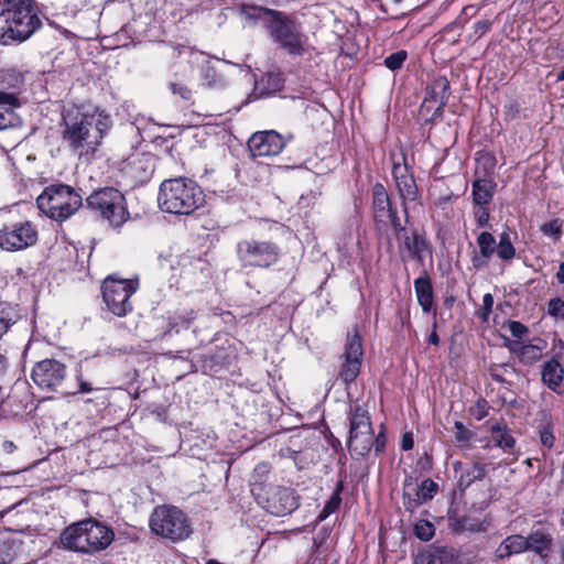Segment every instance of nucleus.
Returning <instances> with one entry per match:
<instances>
[{"mask_svg":"<svg viewBox=\"0 0 564 564\" xmlns=\"http://www.w3.org/2000/svg\"><path fill=\"white\" fill-rule=\"evenodd\" d=\"M111 126L110 116L99 107L68 109L63 115L62 140L70 152L88 161Z\"/></svg>","mask_w":564,"mask_h":564,"instance_id":"1","label":"nucleus"},{"mask_svg":"<svg viewBox=\"0 0 564 564\" xmlns=\"http://www.w3.org/2000/svg\"><path fill=\"white\" fill-rule=\"evenodd\" d=\"M240 15L250 26H263L271 40L290 55L302 56L306 52L307 36L303 33L301 24L284 12L243 6Z\"/></svg>","mask_w":564,"mask_h":564,"instance_id":"2","label":"nucleus"},{"mask_svg":"<svg viewBox=\"0 0 564 564\" xmlns=\"http://www.w3.org/2000/svg\"><path fill=\"white\" fill-rule=\"evenodd\" d=\"M42 25L33 0H0V43L28 40Z\"/></svg>","mask_w":564,"mask_h":564,"instance_id":"3","label":"nucleus"},{"mask_svg":"<svg viewBox=\"0 0 564 564\" xmlns=\"http://www.w3.org/2000/svg\"><path fill=\"white\" fill-rule=\"evenodd\" d=\"M115 532L108 525L86 519L66 527L58 539V547L80 554H95L106 550L113 541Z\"/></svg>","mask_w":564,"mask_h":564,"instance_id":"4","label":"nucleus"},{"mask_svg":"<svg viewBox=\"0 0 564 564\" xmlns=\"http://www.w3.org/2000/svg\"><path fill=\"white\" fill-rule=\"evenodd\" d=\"M204 203L202 188L191 178L174 177L161 183L158 204L162 212L191 215Z\"/></svg>","mask_w":564,"mask_h":564,"instance_id":"5","label":"nucleus"},{"mask_svg":"<svg viewBox=\"0 0 564 564\" xmlns=\"http://www.w3.org/2000/svg\"><path fill=\"white\" fill-rule=\"evenodd\" d=\"M83 198L69 185L53 184L44 188L37 196V208L56 221H64L72 217L82 206Z\"/></svg>","mask_w":564,"mask_h":564,"instance_id":"6","label":"nucleus"},{"mask_svg":"<svg viewBox=\"0 0 564 564\" xmlns=\"http://www.w3.org/2000/svg\"><path fill=\"white\" fill-rule=\"evenodd\" d=\"M151 531L172 542L187 539L192 533L187 516L174 506H158L154 508L150 521Z\"/></svg>","mask_w":564,"mask_h":564,"instance_id":"7","label":"nucleus"},{"mask_svg":"<svg viewBox=\"0 0 564 564\" xmlns=\"http://www.w3.org/2000/svg\"><path fill=\"white\" fill-rule=\"evenodd\" d=\"M86 202L90 210L99 214L115 228L121 227L130 217L123 194L113 187L95 191Z\"/></svg>","mask_w":564,"mask_h":564,"instance_id":"8","label":"nucleus"},{"mask_svg":"<svg viewBox=\"0 0 564 564\" xmlns=\"http://www.w3.org/2000/svg\"><path fill=\"white\" fill-rule=\"evenodd\" d=\"M138 289L137 280L109 276L102 282V299L107 308L116 316L123 317L132 311L130 297Z\"/></svg>","mask_w":564,"mask_h":564,"instance_id":"9","label":"nucleus"},{"mask_svg":"<svg viewBox=\"0 0 564 564\" xmlns=\"http://www.w3.org/2000/svg\"><path fill=\"white\" fill-rule=\"evenodd\" d=\"M348 448L359 456L367 455L373 445V432L368 411L358 403L350 404Z\"/></svg>","mask_w":564,"mask_h":564,"instance_id":"10","label":"nucleus"},{"mask_svg":"<svg viewBox=\"0 0 564 564\" xmlns=\"http://www.w3.org/2000/svg\"><path fill=\"white\" fill-rule=\"evenodd\" d=\"M254 490L258 503L273 516L290 514L299 507V496L291 488L269 485L264 490L259 486Z\"/></svg>","mask_w":564,"mask_h":564,"instance_id":"11","label":"nucleus"},{"mask_svg":"<svg viewBox=\"0 0 564 564\" xmlns=\"http://www.w3.org/2000/svg\"><path fill=\"white\" fill-rule=\"evenodd\" d=\"M237 256L242 265L269 268L280 258V248L272 241L247 239L238 242Z\"/></svg>","mask_w":564,"mask_h":564,"instance_id":"12","label":"nucleus"},{"mask_svg":"<svg viewBox=\"0 0 564 564\" xmlns=\"http://www.w3.org/2000/svg\"><path fill=\"white\" fill-rule=\"evenodd\" d=\"M37 240V230L31 221H18L0 229V248L14 252L24 250Z\"/></svg>","mask_w":564,"mask_h":564,"instance_id":"13","label":"nucleus"},{"mask_svg":"<svg viewBox=\"0 0 564 564\" xmlns=\"http://www.w3.org/2000/svg\"><path fill=\"white\" fill-rule=\"evenodd\" d=\"M364 349L361 338L358 333L357 326L352 328V333L347 336L345 345L344 361L341 364L338 378L348 388L360 373L362 364Z\"/></svg>","mask_w":564,"mask_h":564,"instance_id":"14","label":"nucleus"},{"mask_svg":"<svg viewBox=\"0 0 564 564\" xmlns=\"http://www.w3.org/2000/svg\"><path fill=\"white\" fill-rule=\"evenodd\" d=\"M173 50L177 54H188L189 63L199 69L202 85L208 88H221L225 82L212 64V58L204 52L196 51L185 45H175Z\"/></svg>","mask_w":564,"mask_h":564,"instance_id":"15","label":"nucleus"},{"mask_svg":"<svg viewBox=\"0 0 564 564\" xmlns=\"http://www.w3.org/2000/svg\"><path fill=\"white\" fill-rule=\"evenodd\" d=\"M438 491V485L431 478L424 479L421 484L413 478H406L403 482L402 502L406 511L413 512L420 506L432 500Z\"/></svg>","mask_w":564,"mask_h":564,"instance_id":"16","label":"nucleus"},{"mask_svg":"<svg viewBox=\"0 0 564 564\" xmlns=\"http://www.w3.org/2000/svg\"><path fill=\"white\" fill-rule=\"evenodd\" d=\"M31 377L39 388L55 390L66 377V367L55 359H44L33 367Z\"/></svg>","mask_w":564,"mask_h":564,"instance_id":"17","label":"nucleus"},{"mask_svg":"<svg viewBox=\"0 0 564 564\" xmlns=\"http://www.w3.org/2000/svg\"><path fill=\"white\" fill-rule=\"evenodd\" d=\"M285 141L274 130L254 132L248 140L252 156H274L282 152Z\"/></svg>","mask_w":564,"mask_h":564,"instance_id":"18","label":"nucleus"},{"mask_svg":"<svg viewBox=\"0 0 564 564\" xmlns=\"http://www.w3.org/2000/svg\"><path fill=\"white\" fill-rule=\"evenodd\" d=\"M393 235L398 242L399 252L402 257L421 259L424 249L426 248L425 240L416 231L409 232L404 226L401 225L400 219H395L391 225Z\"/></svg>","mask_w":564,"mask_h":564,"instance_id":"19","label":"nucleus"},{"mask_svg":"<svg viewBox=\"0 0 564 564\" xmlns=\"http://www.w3.org/2000/svg\"><path fill=\"white\" fill-rule=\"evenodd\" d=\"M372 209L377 223L393 225L395 219H400L384 186L380 183H376L372 187Z\"/></svg>","mask_w":564,"mask_h":564,"instance_id":"20","label":"nucleus"},{"mask_svg":"<svg viewBox=\"0 0 564 564\" xmlns=\"http://www.w3.org/2000/svg\"><path fill=\"white\" fill-rule=\"evenodd\" d=\"M392 173L399 195L403 200V210L408 214L406 202H414L417 198L416 183L405 164H394Z\"/></svg>","mask_w":564,"mask_h":564,"instance_id":"21","label":"nucleus"},{"mask_svg":"<svg viewBox=\"0 0 564 564\" xmlns=\"http://www.w3.org/2000/svg\"><path fill=\"white\" fill-rule=\"evenodd\" d=\"M454 470L458 474L457 486L460 491L466 490L475 481L484 479L487 473V465L475 463L464 465L459 462L454 463Z\"/></svg>","mask_w":564,"mask_h":564,"instance_id":"22","label":"nucleus"},{"mask_svg":"<svg viewBox=\"0 0 564 564\" xmlns=\"http://www.w3.org/2000/svg\"><path fill=\"white\" fill-rule=\"evenodd\" d=\"M560 352L543 364L541 371L542 382L552 391L558 392L564 380V368L560 362Z\"/></svg>","mask_w":564,"mask_h":564,"instance_id":"23","label":"nucleus"},{"mask_svg":"<svg viewBox=\"0 0 564 564\" xmlns=\"http://www.w3.org/2000/svg\"><path fill=\"white\" fill-rule=\"evenodd\" d=\"M477 245L479 252H474L471 257L473 265L475 268L486 267L496 251V239L490 232L482 231L477 237Z\"/></svg>","mask_w":564,"mask_h":564,"instance_id":"24","label":"nucleus"},{"mask_svg":"<svg viewBox=\"0 0 564 564\" xmlns=\"http://www.w3.org/2000/svg\"><path fill=\"white\" fill-rule=\"evenodd\" d=\"M525 539L528 551L534 552L542 558L547 557L553 544L551 534L541 530H535L532 531Z\"/></svg>","mask_w":564,"mask_h":564,"instance_id":"25","label":"nucleus"},{"mask_svg":"<svg viewBox=\"0 0 564 564\" xmlns=\"http://www.w3.org/2000/svg\"><path fill=\"white\" fill-rule=\"evenodd\" d=\"M528 551L527 539L521 534L507 536L497 547L496 556L498 558H508L512 555Z\"/></svg>","mask_w":564,"mask_h":564,"instance_id":"26","label":"nucleus"},{"mask_svg":"<svg viewBox=\"0 0 564 564\" xmlns=\"http://www.w3.org/2000/svg\"><path fill=\"white\" fill-rule=\"evenodd\" d=\"M414 290L423 312L429 313L433 307L434 295L431 279L426 273L414 280Z\"/></svg>","mask_w":564,"mask_h":564,"instance_id":"27","label":"nucleus"},{"mask_svg":"<svg viewBox=\"0 0 564 564\" xmlns=\"http://www.w3.org/2000/svg\"><path fill=\"white\" fill-rule=\"evenodd\" d=\"M491 441L495 446L505 452L516 446V438L512 436L511 430L505 423H495L490 427Z\"/></svg>","mask_w":564,"mask_h":564,"instance_id":"28","label":"nucleus"},{"mask_svg":"<svg viewBox=\"0 0 564 564\" xmlns=\"http://www.w3.org/2000/svg\"><path fill=\"white\" fill-rule=\"evenodd\" d=\"M64 7L72 17L83 12L94 23L99 21L102 13L99 8L91 6L89 0H67Z\"/></svg>","mask_w":564,"mask_h":564,"instance_id":"29","label":"nucleus"},{"mask_svg":"<svg viewBox=\"0 0 564 564\" xmlns=\"http://www.w3.org/2000/svg\"><path fill=\"white\" fill-rule=\"evenodd\" d=\"M130 170L137 180L147 181L155 170V159L149 154L132 159L130 161Z\"/></svg>","mask_w":564,"mask_h":564,"instance_id":"30","label":"nucleus"},{"mask_svg":"<svg viewBox=\"0 0 564 564\" xmlns=\"http://www.w3.org/2000/svg\"><path fill=\"white\" fill-rule=\"evenodd\" d=\"M495 184L492 181L480 178L473 182V200L476 206H486L494 197Z\"/></svg>","mask_w":564,"mask_h":564,"instance_id":"31","label":"nucleus"},{"mask_svg":"<svg viewBox=\"0 0 564 564\" xmlns=\"http://www.w3.org/2000/svg\"><path fill=\"white\" fill-rule=\"evenodd\" d=\"M0 89L21 93L24 85V76L21 72L10 68L0 72Z\"/></svg>","mask_w":564,"mask_h":564,"instance_id":"32","label":"nucleus"},{"mask_svg":"<svg viewBox=\"0 0 564 564\" xmlns=\"http://www.w3.org/2000/svg\"><path fill=\"white\" fill-rule=\"evenodd\" d=\"M546 346V341L543 339H536L535 344H525L521 349L519 360L524 365H533L542 358Z\"/></svg>","mask_w":564,"mask_h":564,"instance_id":"33","label":"nucleus"},{"mask_svg":"<svg viewBox=\"0 0 564 564\" xmlns=\"http://www.w3.org/2000/svg\"><path fill=\"white\" fill-rule=\"evenodd\" d=\"M270 470H271V466H270V464H268L265 462H261L254 467L252 475H251V479H250V490L254 497H256L254 489L257 486L261 487L262 490L268 488L269 485L265 481L269 477Z\"/></svg>","mask_w":564,"mask_h":564,"instance_id":"34","label":"nucleus"},{"mask_svg":"<svg viewBox=\"0 0 564 564\" xmlns=\"http://www.w3.org/2000/svg\"><path fill=\"white\" fill-rule=\"evenodd\" d=\"M495 252L502 261H510L516 257V249L508 232H502L499 236V242L496 245Z\"/></svg>","mask_w":564,"mask_h":564,"instance_id":"35","label":"nucleus"},{"mask_svg":"<svg viewBox=\"0 0 564 564\" xmlns=\"http://www.w3.org/2000/svg\"><path fill=\"white\" fill-rule=\"evenodd\" d=\"M449 89V83L446 77L441 76L435 78L430 88L429 91L433 94V98L440 102L441 106L445 105L447 100V91Z\"/></svg>","mask_w":564,"mask_h":564,"instance_id":"36","label":"nucleus"},{"mask_svg":"<svg viewBox=\"0 0 564 564\" xmlns=\"http://www.w3.org/2000/svg\"><path fill=\"white\" fill-rule=\"evenodd\" d=\"M194 319H195V313H194V311L191 310L183 314L170 317L169 328H170V330H174L175 333H178L182 329H187Z\"/></svg>","mask_w":564,"mask_h":564,"instance_id":"37","label":"nucleus"},{"mask_svg":"<svg viewBox=\"0 0 564 564\" xmlns=\"http://www.w3.org/2000/svg\"><path fill=\"white\" fill-rule=\"evenodd\" d=\"M433 553L437 564H460L459 557L453 549L436 547Z\"/></svg>","mask_w":564,"mask_h":564,"instance_id":"38","label":"nucleus"},{"mask_svg":"<svg viewBox=\"0 0 564 564\" xmlns=\"http://www.w3.org/2000/svg\"><path fill=\"white\" fill-rule=\"evenodd\" d=\"M19 94L20 93L0 89V109L14 112V110L21 105Z\"/></svg>","mask_w":564,"mask_h":564,"instance_id":"39","label":"nucleus"},{"mask_svg":"<svg viewBox=\"0 0 564 564\" xmlns=\"http://www.w3.org/2000/svg\"><path fill=\"white\" fill-rule=\"evenodd\" d=\"M14 324V316L11 308L0 302V339Z\"/></svg>","mask_w":564,"mask_h":564,"instance_id":"40","label":"nucleus"},{"mask_svg":"<svg viewBox=\"0 0 564 564\" xmlns=\"http://www.w3.org/2000/svg\"><path fill=\"white\" fill-rule=\"evenodd\" d=\"M414 533L422 541H430L435 533L433 523L427 520H420L414 525Z\"/></svg>","mask_w":564,"mask_h":564,"instance_id":"41","label":"nucleus"},{"mask_svg":"<svg viewBox=\"0 0 564 564\" xmlns=\"http://www.w3.org/2000/svg\"><path fill=\"white\" fill-rule=\"evenodd\" d=\"M408 57V53L403 50L398 51L384 58V65L391 70L401 68Z\"/></svg>","mask_w":564,"mask_h":564,"instance_id":"42","label":"nucleus"},{"mask_svg":"<svg viewBox=\"0 0 564 564\" xmlns=\"http://www.w3.org/2000/svg\"><path fill=\"white\" fill-rule=\"evenodd\" d=\"M547 313L552 317L564 319V301L560 297L551 299L547 304Z\"/></svg>","mask_w":564,"mask_h":564,"instance_id":"43","label":"nucleus"},{"mask_svg":"<svg viewBox=\"0 0 564 564\" xmlns=\"http://www.w3.org/2000/svg\"><path fill=\"white\" fill-rule=\"evenodd\" d=\"M170 90L173 95L181 97L183 100L189 101L192 99V90L182 83H171Z\"/></svg>","mask_w":564,"mask_h":564,"instance_id":"44","label":"nucleus"},{"mask_svg":"<svg viewBox=\"0 0 564 564\" xmlns=\"http://www.w3.org/2000/svg\"><path fill=\"white\" fill-rule=\"evenodd\" d=\"M18 123L15 112L0 109V130L13 127Z\"/></svg>","mask_w":564,"mask_h":564,"instance_id":"45","label":"nucleus"},{"mask_svg":"<svg viewBox=\"0 0 564 564\" xmlns=\"http://www.w3.org/2000/svg\"><path fill=\"white\" fill-rule=\"evenodd\" d=\"M454 427L455 440L458 443H468L470 441L473 433L468 429H466L462 422L456 421Z\"/></svg>","mask_w":564,"mask_h":564,"instance_id":"46","label":"nucleus"},{"mask_svg":"<svg viewBox=\"0 0 564 564\" xmlns=\"http://www.w3.org/2000/svg\"><path fill=\"white\" fill-rule=\"evenodd\" d=\"M540 442L544 447L552 448L555 442V437L550 424L543 426L540 430Z\"/></svg>","mask_w":564,"mask_h":564,"instance_id":"47","label":"nucleus"},{"mask_svg":"<svg viewBox=\"0 0 564 564\" xmlns=\"http://www.w3.org/2000/svg\"><path fill=\"white\" fill-rule=\"evenodd\" d=\"M474 216L479 227H486L489 224L490 216L486 206H477Z\"/></svg>","mask_w":564,"mask_h":564,"instance_id":"48","label":"nucleus"},{"mask_svg":"<svg viewBox=\"0 0 564 564\" xmlns=\"http://www.w3.org/2000/svg\"><path fill=\"white\" fill-rule=\"evenodd\" d=\"M414 564H437L433 550L420 552L414 558Z\"/></svg>","mask_w":564,"mask_h":564,"instance_id":"49","label":"nucleus"},{"mask_svg":"<svg viewBox=\"0 0 564 564\" xmlns=\"http://www.w3.org/2000/svg\"><path fill=\"white\" fill-rule=\"evenodd\" d=\"M340 490L341 488L338 487L337 490L333 492V495L329 497V499L326 501L324 506L326 509L335 512L339 508L341 502Z\"/></svg>","mask_w":564,"mask_h":564,"instance_id":"50","label":"nucleus"},{"mask_svg":"<svg viewBox=\"0 0 564 564\" xmlns=\"http://www.w3.org/2000/svg\"><path fill=\"white\" fill-rule=\"evenodd\" d=\"M508 328L511 335L516 338H522L528 333L527 326L516 321L510 322Z\"/></svg>","mask_w":564,"mask_h":564,"instance_id":"51","label":"nucleus"},{"mask_svg":"<svg viewBox=\"0 0 564 564\" xmlns=\"http://www.w3.org/2000/svg\"><path fill=\"white\" fill-rule=\"evenodd\" d=\"M494 305V296L490 293H487L482 297V306L480 308L481 317L484 321H486L491 313Z\"/></svg>","mask_w":564,"mask_h":564,"instance_id":"52","label":"nucleus"},{"mask_svg":"<svg viewBox=\"0 0 564 564\" xmlns=\"http://www.w3.org/2000/svg\"><path fill=\"white\" fill-rule=\"evenodd\" d=\"M17 399V393L15 391H13L11 394L8 395V398L6 400L2 401L1 403V409L3 411H7V409H9V411L12 413V414H18L22 409L23 406H18L17 409H13V402L15 401Z\"/></svg>","mask_w":564,"mask_h":564,"instance_id":"53","label":"nucleus"},{"mask_svg":"<svg viewBox=\"0 0 564 564\" xmlns=\"http://www.w3.org/2000/svg\"><path fill=\"white\" fill-rule=\"evenodd\" d=\"M505 346L510 350V352L514 354L518 358H520L521 349L524 348L525 344L520 340H511L506 339Z\"/></svg>","mask_w":564,"mask_h":564,"instance_id":"54","label":"nucleus"},{"mask_svg":"<svg viewBox=\"0 0 564 564\" xmlns=\"http://www.w3.org/2000/svg\"><path fill=\"white\" fill-rule=\"evenodd\" d=\"M491 21L490 20H480L477 21L474 25L475 33L477 36L485 35L490 29H491Z\"/></svg>","mask_w":564,"mask_h":564,"instance_id":"55","label":"nucleus"},{"mask_svg":"<svg viewBox=\"0 0 564 564\" xmlns=\"http://www.w3.org/2000/svg\"><path fill=\"white\" fill-rule=\"evenodd\" d=\"M542 230L545 235H557V234H560V226H558L557 221H551V223L545 224L542 227Z\"/></svg>","mask_w":564,"mask_h":564,"instance_id":"56","label":"nucleus"},{"mask_svg":"<svg viewBox=\"0 0 564 564\" xmlns=\"http://www.w3.org/2000/svg\"><path fill=\"white\" fill-rule=\"evenodd\" d=\"M9 549L8 544L0 545V564H10L12 562V557L6 553Z\"/></svg>","mask_w":564,"mask_h":564,"instance_id":"57","label":"nucleus"},{"mask_svg":"<svg viewBox=\"0 0 564 564\" xmlns=\"http://www.w3.org/2000/svg\"><path fill=\"white\" fill-rule=\"evenodd\" d=\"M401 448L403 451H410L413 448V437L412 434L405 433L402 437Z\"/></svg>","mask_w":564,"mask_h":564,"instance_id":"58","label":"nucleus"},{"mask_svg":"<svg viewBox=\"0 0 564 564\" xmlns=\"http://www.w3.org/2000/svg\"><path fill=\"white\" fill-rule=\"evenodd\" d=\"M435 328H436V321H434V323H433V330H432V333L430 334V336L427 338V343L430 345L437 346L440 344V338H438V335L436 334Z\"/></svg>","mask_w":564,"mask_h":564,"instance_id":"59","label":"nucleus"},{"mask_svg":"<svg viewBox=\"0 0 564 564\" xmlns=\"http://www.w3.org/2000/svg\"><path fill=\"white\" fill-rule=\"evenodd\" d=\"M556 280L560 284H564V261L560 263L558 270L556 272Z\"/></svg>","mask_w":564,"mask_h":564,"instance_id":"60","label":"nucleus"},{"mask_svg":"<svg viewBox=\"0 0 564 564\" xmlns=\"http://www.w3.org/2000/svg\"><path fill=\"white\" fill-rule=\"evenodd\" d=\"M94 389L91 388L90 383L79 379V392L88 393L91 392Z\"/></svg>","mask_w":564,"mask_h":564,"instance_id":"61","label":"nucleus"},{"mask_svg":"<svg viewBox=\"0 0 564 564\" xmlns=\"http://www.w3.org/2000/svg\"><path fill=\"white\" fill-rule=\"evenodd\" d=\"M332 513H334L333 511L326 509L325 507L322 509L321 513L318 514L317 517V521L318 522H322L324 520H326Z\"/></svg>","mask_w":564,"mask_h":564,"instance_id":"62","label":"nucleus"},{"mask_svg":"<svg viewBox=\"0 0 564 564\" xmlns=\"http://www.w3.org/2000/svg\"><path fill=\"white\" fill-rule=\"evenodd\" d=\"M3 449L7 453H12L15 449V445L12 442H10V441H6L3 443Z\"/></svg>","mask_w":564,"mask_h":564,"instance_id":"63","label":"nucleus"},{"mask_svg":"<svg viewBox=\"0 0 564 564\" xmlns=\"http://www.w3.org/2000/svg\"><path fill=\"white\" fill-rule=\"evenodd\" d=\"M6 367H7L6 357L0 354V376L4 372Z\"/></svg>","mask_w":564,"mask_h":564,"instance_id":"64","label":"nucleus"}]
</instances>
